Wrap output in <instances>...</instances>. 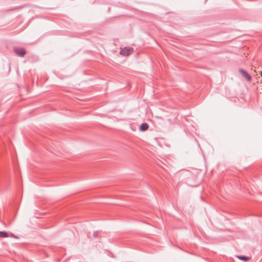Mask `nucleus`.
<instances>
[{
	"instance_id": "nucleus-1",
	"label": "nucleus",
	"mask_w": 262,
	"mask_h": 262,
	"mask_svg": "<svg viewBox=\"0 0 262 262\" xmlns=\"http://www.w3.org/2000/svg\"><path fill=\"white\" fill-rule=\"evenodd\" d=\"M134 51L133 48L132 47H125L121 49L120 54L123 56H128L130 55Z\"/></svg>"
},
{
	"instance_id": "nucleus-2",
	"label": "nucleus",
	"mask_w": 262,
	"mask_h": 262,
	"mask_svg": "<svg viewBox=\"0 0 262 262\" xmlns=\"http://www.w3.org/2000/svg\"><path fill=\"white\" fill-rule=\"evenodd\" d=\"M14 52L18 56L21 57H24L27 53L25 50L22 48H15Z\"/></svg>"
},
{
	"instance_id": "nucleus-3",
	"label": "nucleus",
	"mask_w": 262,
	"mask_h": 262,
	"mask_svg": "<svg viewBox=\"0 0 262 262\" xmlns=\"http://www.w3.org/2000/svg\"><path fill=\"white\" fill-rule=\"evenodd\" d=\"M238 72L241 73L242 77L245 78L248 82L251 81V76L244 69H239Z\"/></svg>"
},
{
	"instance_id": "nucleus-4",
	"label": "nucleus",
	"mask_w": 262,
	"mask_h": 262,
	"mask_svg": "<svg viewBox=\"0 0 262 262\" xmlns=\"http://www.w3.org/2000/svg\"><path fill=\"white\" fill-rule=\"evenodd\" d=\"M148 127L147 123H143L140 125L139 129L141 131H145L148 129Z\"/></svg>"
},
{
	"instance_id": "nucleus-5",
	"label": "nucleus",
	"mask_w": 262,
	"mask_h": 262,
	"mask_svg": "<svg viewBox=\"0 0 262 262\" xmlns=\"http://www.w3.org/2000/svg\"><path fill=\"white\" fill-rule=\"evenodd\" d=\"M239 259L243 260L244 261H248L250 258L248 256H238L237 257Z\"/></svg>"
},
{
	"instance_id": "nucleus-6",
	"label": "nucleus",
	"mask_w": 262,
	"mask_h": 262,
	"mask_svg": "<svg viewBox=\"0 0 262 262\" xmlns=\"http://www.w3.org/2000/svg\"><path fill=\"white\" fill-rule=\"evenodd\" d=\"M8 234L5 231H0V237H7Z\"/></svg>"
},
{
	"instance_id": "nucleus-7",
	"label": "nucleus",
	"mask_w": 262,
	"mask_h": 262,
	"mask_svg": "<svg viewBox=\"0 0 262 262\" xmlns=\"http://www.w3.org/2000/svg\"><path fill=\"white\" fill-rule=\"evenodd\" d=\"M98 231H95L93 234V237L96 238L98 236Z\"/></svg>"
},
{
	"instance_id": "nucleus-8",
	"label": "nucleus",
	"mask_w": 262,
	"mask_h": 262,
	"mask_svg": "<svg viewBox=\"0 0 262 262\" xmlns=\"http://www.w3.org/2000/svg\"><path fill=\"white\" fill-rule=\"evenodd\" d=\"M10 236H11V237H13V238H16V239L18 238V236H17L16 235H14V234H13V233H11V234H10Z\"/></svg>"
},
{
	"instance_id": "nucleus-9",
	"label": "nucleus",
	"mask_w": 262,
	"mask_h": 262,
	"mask_svg": "<svg viewBox=\"0 0 262 262\" xmlns=\"http://www.w3.org/2000/svg\"><path fill=\"white\" fill-rule=\"evenodd\" d=\"M260 76H261V77H262V71H261V72H260Z\"/></svg>"
}]
</instances>
